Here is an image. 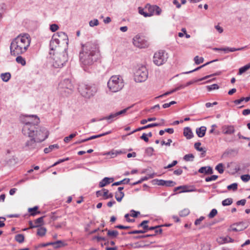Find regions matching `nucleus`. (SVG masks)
<instances>
[{"label":"nucleus","mask_w":250,"mask_h":250,"mask_svg":"<svg viewBox=\"0 0 250 250\" xmlns=\"http://www.w3.org/2000/svg\"><path fill=\"white\" fill-rule=\"evenodd\" d=\"M100 57L99 46L97 43L89 42L82 44V49L79 52V59L84 71L91 68Z\"/></svg>","instance_id":"nucleus-1"},{"label":"nucleus","mask_w":250,"mask_h":250,"mask_svg":"<svg viewBox=\"0 0 250 250\" xmlns=\"http://www.w3.org/2000/svg\"><path fill=\"white\" fill-rule=\"evenodd\" d=\"M25 117L34 119V122L30 120H25L22 132L24 135L29 137H34L40 143L44 141L48 136L49 132L45 127H37L40 122V119L36 115H25Z\"/></svg>","instance_id":"nucleus-2"},{"label":"nucleus","mask_w":250,"mask_h":250,"mask_svg":"<svg viewBox=\"0 0 250 250\" xmlns=\"http://www.w3.org/2000/svg\"><path fill=\"white\" fill-rule=\"evenodd\" d=\"M30 38L28 34L19 35L11 42L10 49L11 55L18 56L27 50L30 44Z\"/></svg>","instance_id":"nucleus-3"},{"label":"nucleus","mask_w":250,"mask_h":250,"mask_svg":"<svg viewBox=\"0 0 250 250\" xmlns=\"http://www.w3.org/2000/svg\"><path fill=\"white\" fill-rule=\"evenodd\" d=\"M107 86L110 91L117 92L124 87V82L122 77L120 75L112 76L107 83Z\"/></svg>","instance_id":"nucleus-4"},{"label":"nucleus","mask_w":250,"mask_h":250,"mask_svg":"<svg viewBox=\"0 0 250 250\" xmlns=\"http://www.w3.org/2000/svg\"><path fill=\"white\" fill-rule=\"evenodd\" d=\"M78 90L84 97L90 98L97 92L98 88L95 84H86L82 83L78 85Z\"/></svg>","instance_id":"nucleus-5"},{"label":"nucleus","mask_w":250,"mask_h":250,"mask_svg":"<svg viewBox=\"0 0 250 250\" xmlns=\"http://www.w3.org/2000/svg\"><path fill=\"white\" fill-rule=\"evenodd\" d=\"M53 54L54 62L53 65L54 67L60 68L62 67L67 61V55L65 50L64 49L62 52H50V54Z\"/></svg>","instance_id":"nucleus-6"},{"label":"nucleus","mask_w":250,"mask_h":250,"mask_svg":"<svg viewBox=\"0 0 250 250\" xmlns=\"http://www.w3.org/2000/svg\"><path fill=\"white\" fill-rule=\"evenodd\" d=\"M73 85L68 79L63 80L59 84L58 90L62 96H68L73 92Z\"/></svg>","instance_id":"nucleus-7"},{"label":"nucleus","mask_w":250,"mask_h":250,"mask_svg":"<svg viewBox=\"0 0 250 250\" xmlns=\"http://www.w3.org/2000/svg\"><path fill=\"white\" fill-rule=\"evenodd\" d=\"M148 77V71L144 65H138L134 73V80L138 83L145 82Z\"/></svg>","instance_id":"nucleus-8"},{"label":"nucleus","mask_w":250,"mask_h":250,"mask_svg":"<svg viewBox=\"0 0 250 250\" xmlns=\"http://www.w3.org/2000/svg\"><path fill=\"white\" fill-rule=\"evenodd\" d=\"M167 58L168 55L165 51L159 50L154 54L153 62L156 65L160 66L167 61Z\"/></svg>","instance_id":"nucleus-9"},{"label":"nucleus","mask_w":250,"mask_h":250,"mask_svg":"<svg viewBox=\"0 0 250 250\" xmlns=\"http://www.w3.org/2000/svg\"><path fill=\"white\" fill-rule=\"evenodd\" d=\"M134 45L139 48H146L148 46L149 43L144 38L139 35H136L133 39Z\"/></svg>","instance_id":"nucleus-10"},{"label":"nucleus","mask_w":250,"mask_h":250,"mask_svg":"<svg viewBox=\"0 0 250 250\" xmlns=\"http://www.w3.org/2000/svg\"><path fill=\"white\" fill-rule=\"evenodd\" d=\"M30 139L26 141L24 144V148L26 150H33L38 149V144L40 143L34 137H29Z\"/></svg>","instance_id":"nucleus-11"},{"label":"nucleus","mask_w":250,"mask_h":250,"mask_svg":"<svg viewBox=\"0 0 250 250\" xmlns=\"http://www.w3.org/2000/svg\"><path fill=\"white\" fill-rule=\"evenodd\" d=\"M145 9L148 11L149 17H151L154 14L159 15L162 12L161 9L159 6L156 5H151L149 4H146Z\"/></svg>","instance_id":"nucleus-12"},{"label":"nucleus","mask_w":250,"mask_h":250,"mask_svg":"<svg viewBox=\"0 0 250 250\" xmlns=\"http://www.w3.org/2000/svg\"><path fill=\"white\" fill-rule=\"evenodd\" d=\"M248 226L246 225L244 222H240L231 225L228 230L229 231H239L245 229Z\"/></svg>","instance_id":"nucleus-13"},{"label":"nucleus","mask_w":250,"mask_h":250,"mask_svg":"<svg viewBox=\"0 0 250 250\" xmlns=\"http://www.w3.org/2000/svg\"><path fill=\"white\" fill-rule=\"evenodd\" d=\"M50 245L54 246L55 248H59L62 246H64L63 242L61 240H58L54 242H48L46 243L40 244L36 247V248H39L41 247H44Z\"/></svg>","instance_id":"nucleus-14"},{"label":"nucleus","mask_w":250,"mask_h":250,"mask_svg":"<svg viewBox=\"0 0 250 250\" xmlns=\"http://www.w3.org/2000/svg\"><path fill=\"white\" fill-rule=\"evenodd\" d=\"M60 40L56 38V36H53L50 42V48L51 51H55L59 48Z\"/></svg>","instance_id":"nucleus-15"},{"label":"nucleus","mask_w":250,"mask_h":250,"mask_svg":"<svg viewBox=\"0 0 250 250\" xmlns=\"http://www.w3.org/2000/svg\"><path fill=\"white\" fill-rule=\"evenodd\" d=\"M222 132L225 134H232L235 132L233 125H225L222 127Z\"/></svg>","instance_id":"nucleus-16"},{"label":"nucleus","mask_w":250,"mask_h":250,"mask_svg":"<svg viewBox=\"0 0 250 250\" xmlns=\"http://www.w3.org/2000/svg\"><path fill=\"white\" fill-rule=\"evenodd\" d=\"M179 189L182 190V191H180L179 193L185 192H192L195 191L196 190V189L193 187L190 188L186 186H181L175 188L174 189V191L176 192Z\"/></svg>","instance_id":"nucleus-17"},{"label":"nucleus","mask_w":250,"mask_h":250,"mask_svg":"<svg viewBox=\"0 0 250 250\" xmlns=\"http://www.w3.org/2000/svg\"><path fill=\"white\" fill-rule=\"evenodd\" d=\"M159 125H160V124H158V123L150 124H148V125H146L145 126L139 127V128L135 129L134 130H133L131 132L128 133L127 135H130L131 134H133V133H135L136 132H137V131H141L142 130L146 129L148 128L158 126H159Z\"/></svg>","instance_id":"nucleus-18"},{"label":"nucleus","mask_w":250,"mask_h":250,"mask_svg":"<svg viewBox=\"0 0 250 250\" xmlns=\"http://www.w3.org/2000/svg\"><path fill=\"white\" fill-rule=\"evenodd\" d=\"M114 179L113 178L105 177L99 183V187L103 188L112 183Z\"/></svg>","instance_id":"nucleus-19"},{"label":"nucleus","mask_w":250,"mask_h":250,"mask_svg":"<svg viewBox=\"0 0 250 250\" xmlns=\"http://www.w3.org/2000/svg\"><path fill=\"white\" fill-rule=\"evenodd\" d=\"M118 118L116 113H111L109 116L103 117L100 119L99 120L102 121L104 120H106L108 121V123H111L114 120H116Z\"/></svg>","instance_id":"nucleus-20"},{"label":"nucleus","mask_w":250,"mask_h":250,"mask_svg":"<svg viewBox=\"0 0 250 250\" xmlns=\"http://www.w3.org/2000/svg\"><path fill=\"white\" fill-rule=\"evenodd\" d=\"M198 172L200 173H205L206 174H211L213 173L212 168L209 167H203L199 168Z\"/></svg>","instance_id":"nucleus-21"},{"label":"nucleus","mask_w":250,"mask_h":250,"mask_svg":"<svg viewBox=\"0 0 250 250\" xmlns=\"http://www.w3.org/2000/svg\"><path fill=\"white\" fill-rule=\"evenodd\" d=\"M183 133L187 139H190L193 137V133L189 127H185Z\"/></svg>","instance_id":"nucleus-22"},{"label":"nucleus","mask_w":250,"mask_h":250,"mask_svg":"<svg viewBox=\"0 0 250 250\" xmlns=\"http://www.w3.org/2000/svg\"><path fill=\"white\" fill-rule=\"evenodd\" d=\"M53 36H56V38H60L61 39L64 41H66V43L67 44L68 43V38L67 35L63 32H58Z\"/></svg>","instance_id":"nucleus-23"},{"label":"nucleus","mask_w":250,"mask_h":250,"mask_svg":"<svg viewBox=\"0 0 250 250\" xmlns=\"http://www.w3.org/2000/svg\"><path fill=\"white\" fill-rule=\"evenodd\" d=\"M206 130V127L202 126L200 127L196 128V133L199 137L201 138L205 136Z\"/></svg>","instance_id":"nucleus-24"},{"label":"nucleus","mask_w":250,"mask_h":250,"mask_svg":"<svg viewBox=\"0 0 250 250\" xmlns=\"http://www.w3.org/2000/svg\"><path fill=\"white\" fill-rule=\"evenodd\" d=\"M39 207L38 206H35L33 208H29L28 209V212L30 213V215L32 216H35L37 214H41V211H38Z\"/></svg>","instance_id":"nucleus-25"},{"label":"nucleus","mask_w":250,"mask_h":250,"mask_svg":"<svg viewBox=\"0 0 250 250\" xmlns=\"http://www.w3.org/2000/svg\"><path fill=\"white\" fill-rule=\"evenodd\" d=\"M104 230L107 231V235L111 238H116L119 234V232L117 230H108L107 229H105Z\"/></svg>","instance_id":"nucleus-26"},{"label":"nucleus","mask_w":250,"mask_h":250,"mask_svg":"<svg viewBox=\"0 0 250 250\" xmlns=\"http://www.w3.org/2000/svg\"><path fill=\"white\" fill-rule=\"evenodd\" d=\"M219 240H221V241H219V242L222 244L227 243H232L234 241V239H232L231 237L229 236H227L225 237H220Z\"/></svg>","instance_id":"nucleus-27"},{"label":"nucleus","mask_w":250,"mask_h":250,"mask_svg":"<svg viewBox=\"0 0 250 250\" xmlns=\"http://www.w3.org/2000/svg\"><path fill=\"white\" fill-rule=\"evenodd\" d=\"M0 78L3 82H7L11 78V74L9 72L1 73Z\"/></svg>","instance_id":"nucleus-28"},{"label":"nucleus","mask_w":250,"mask_h":250,"mask_svg":"<svg viewBox=\"0 0 250 250\" xmlns=\"http://www.w3.org/2000/svg\"><path fill=\"white\" fill-rule=\"evenodd\" d=\"M217 61H218V60H213V61L208 62H207V63H206L205 64H203V65H201L200 66H199V67H197L196 68H195V69H193L192 70H190V71H188V72H184V73H185V74H189V73H192L193 72L196 71L197 70H199L201 68H202V67H204V66L209 64V63H210L211 62H214Z\"/></svg>","instance_id":"nucleus-29"},{"label":"nucleus","mask_w":250,"mask_h":250,"mask_svg":"<svg viewBox=\"0 0 250 250\" xmlns=\"http://www.w3.org/2000/svg\"><path fill=\"white\" fill-rule=\"evenodd\" d=\"M46 232V229L44 227H39L37 232V234L40 236H43Z\"/></svg>","instance_id":"nucleus-30"},{"label":"nucleus","mask_w":250,"mask_h":250,"mask_svg":"<svg viewBox=\"0 0 250 250\" xmlns=\"http://www.w3.org/2000/svg\"><path fill=\"white\" fill-rule=\"evenodd\" d=\"M129 181H130V179H128V178H125L121 181H118V182H115L113 184H112V186H119V185H120L121 184H129Z\"/></svg>","instance_id":"nucleus-31"},{"label":"nucleus","mask_w":250,"mask_h":250,"mask_svg":"<svg viewBox=\"0 0 250 250\" xmlns=\"http://www.w3.org/2000/svg\"><path fill=\"white\" fill-rule=\"evenodd\" d=\"M6 9V5L4 3H0V21L2 18L3 15L5 13Z\"/></svg>","instance_id":"nucleus-32"},{"label":"nucleus","mask_w":250,"mask_h":250,"mask_svg":"<svg viewBox=\"0 0 250 250\" xmlns=\"http://www.w3.org/2000/svg\"><path fill=\"white\" fill-rule=\"evenodd\" d=\"M111 133V131H109L106 132L102 133V134L92 136H91V137H90L89 138H87V139L88 141H89V140H91L92 139H96V138H99V137H101L106 135L109 134H110Z\"/></svg>","instance_id":"nucleus-33"},{"label":"nucleus","mask_w":250,"mask_h":250,"mask_svg":"<svg viewBox=\"0 0 250 250\" xmlns=\"http://www.w3.org/2000/svg\"><path fill=\"white\" fill-rule=\"evenodd\" d=\"M122 150H112L106 153L107 155H111L112 158L116 156L117 155L123 153Z\"/></svg>","instance_id":"nucleus-34"},{"label":"nucleus","mask_w":250,"mask_h":250,"mask_svg":"<svg viewBox=\"0 0 250 250\" xmlns=\"http://www.w3.org/2000/svg\"><path fill=\"white\" fill-rule=\"evenodd\" d=\"M115 194V198L119 202H121L125 196V194L123 192H116Z\"/></svg>","instance_id":"nucleus-35"},{"label":"nucleus","mask_w":250,"mask_h":250,"mask_svg":"<svg viewBox=\"0 0 250 250\" xmlns=\"http://www.w3.org/2000/svg\"><path fill=\"white\" fill-rule=\"evenodd\" d=\"M250 68V63L246 64V65L241 67L239 69L238 71V75H242L243 73L246 72L247 70H248Z\"/></svg>","instance_id":"nucleus-36"},{"label":"nucleus","mask_w":250,"mask_h":250,"mask_svg":"<svg viewBox=\"0 0 250 250\" xmlns=\"http://www.w3.org/2000/svg\"><path fill=\"white\" fill-rule=\"evenodd\" d=\"M249 101H250V96L249 97H247L246 98L242 97L240 99L235 100L234 101V103L236 104H239L243 101H245V102H248Z\"/></svg>","instance_id":"nucleus-37"},{"label":"nucleus","mask_w":250,"mask_h":250,"mask_svg":"<svg viewBox=\"0 0 250 250\" xmlns=\"http://www.w3.org/2000/svg\"><path fill=\"white\" fill-rule=\"evenodd\" d=\"M15 239L19 243H22L24 241V236L22 234H18L15 236Z\"/></svg>","instance_id":"nucleus-38"},{"label":"nucleus","mask_w":250,"mask_h":250,"mask_svg":"<svg viewBox=\"0 0 250 250\" xmlns=\"http://www.w3.org/2000/svg\"><path fill=\"white\" fill-rule=\"evenodd\" d=\"M102 190L104 191V193H103V195L104 197V198L105 199H108V198H111L113 197V194L112 193H110L109 194H108V192H109L108 190H107L106 189H105V188H103L102 189Z\"/></svg>","instance_id":"nucleus-39"},{"label":"nucleus","mask_w":250,"mask_h":250,"mask_svg":"<svg viewBox=\"0 0 250 250\" xmlns=\"http://www.w3.org/2000/svg\"><path fill=\"white\" fill-rule=\"evenodd\" d=\"M149 222L148 220H144L140 224L138 225V227H142L144 229V230H148V226L146 224Z\"/></svg>","instance_id":"nucleus-40"},{"label":"nucleus","mask_w":250,"mask_h":250,"mask_svg":"<svg viewBox=\"0 0 250 250\" xmlns=\"http://www.w3.org/2000/svg\"><path fill=\"white\" fill-rule=\"evenodd\" d=\"M16 61L18 63L21 64L22 66L25 65L26 64L25 59L21 56H18L16 58Z\"/></svg>","instance_id":"nucleus-41"},{"label":"nucleus","mask_w":250,"mask_h":250,"mask_svg":"<svg viewBox=\"0 0 250 250\" xmlns=\"http://www.w3.org/2000/svg\"><path fill=\"white\" fill-rule=\"evenodd\" d=\"M233 202L232 198H227L223 200L222 202L223 206H227L231 205Z\"/></svg>","instance_id":"nucleus-42"},{"label":"nucleus","mask_w":250,"mask_h":250,"mask_svg":"<svg viewBox=\"0 0 250 250\" xmlns=\"http://www.w3.org/2000/svg\"><path fill=\"white\" fill-rule=\"evenodd\" d=\"M45 216H42L34 221V223L35 225H39V227H41L42 225L43 224V218Z\"/></svg>","instance_id":"nucleus-43"},{"label":"nucleus","mask_w":250,"mask_h":250,"mask_svg":"<svg viewBox=\"0 0 250 250\" xmlns=\"http://www.w3.org/2000/svg\"><path fill=\"white\" fill-rule=\"evenodd\" d=\"M215 169L217 170L219 173H223L224 171L223 164L222 163H219L215 167Z\"/></svg>","instance_id":"nucleus-44"},{"label":"nucleus","mask_w":250,"mask_h":250,"mask_svg":"<svg viewBox=\"0 0 250 250\" xmlns=\"http://www.w3.org/2000/svg\"><path fill=\"white\" fill-rule=\"evenodd\" d=\"M78 134L77 132H75V133H72V134H71L70 135H69L67 137H65L64 138V141L65 142V143H68L69 142V141L73 138L74 137H75Z\"/></svg>","instance_id":"nucleus-45"},{"label":"nucleus","mask_w":250,"mask_h":250,"mask_svg":"<svg viewBox=\"0 0 250 250\" xmlns=\"http://www.w3.org/2000/svg\"><path fill=\"white\" fill-rule=\"evenodd\" d=\"M154 149L152 147H147L145 150V153L149 156H151L153 155Z\"/></svg>","instance_id":"nucleus-46"},{"label":"nucleus","mask_w":250,"mask_h":250,"mask_svg":"<svg viewBox=\"0 0 250 250\" xmlns=\"http://www.w3.org/2000/svg\"><path fill=\"white\" fill-rule=\"evenodd\" d=\"M204 59L203 57L199 58L198 56H196L194 58V61L196 64H199L203 62Z\"/></svg>","instance_id":"nucleus-47"},{"label":"nucleus","mask_w":250,"mask_h":250,"mask_svg":"<svg viewBox=\"0 0 250 250\" xmlns=\"http://www.w3.org/2000/svg\"><path fill=\"white\" fill-rule=\"evenodd\" d=\"M237 187H238L237 184L236 183H234L230 185H229L227 187V188L229 190H232L233 191H235L237 189Z\"/></svg>","instance_id":"nucleus-48"},{"label":"nucleus","mask_w":250,"mask_h":250,"mask_svg":"<svg viewBox=\"0 0 250 250\" xmlns=\"http://www.w3.org/2000/svg\"><path fill=\"white\" fill-rule=\"evenodd\" d=\"M194 158V155L192 154H186L184 157V159L186 161H193V159Z\"/></svg>","instance_id":"nucleus-49"},{"label":"nucleus","mask_w":250,"mask_h":250,"mask_svg":"<svg viewBox=\"0 0 250 250\" xmlns=\"http://www.w3.org/2000/svg\"><path fill=\"white\" fill-rule=\"evenodd\" d=\"M189 212L190 211L188 209L185 208L180 211L179 215L180 216L185 217L187 216L189 213Z\"/></svg>","instance_id":"nucleus-50"},{"label":"nucleus","mask_w":250,"mask_h":250,"mask_svg":"<svg viewBox=\"0 0 250 250\" xmlns=\"http://www.w3.org/2000/svg\"><path fill=\"white\" fill-rule=\"evenodd\" d=\"M165 186L167 187H174L176 184V182L171 180L165 181Z\"/></svg>","instance_id":"nucleus-51"},{"label":"nucleus","mask_w":250,"mask_h":250,"mask_svg":"<svg viewBox=\"0 0 250 250\" xmlns=\"http://www.w3.org/2000/svg\"><path fill=\"white\" fill-rule=\"evenodd\" d=\"M146 232V230H135L129 231L127 233L129 234L144 233Z\"/></svg>","instance_id":"nucleus-52"},{"label":"nucleus","mask_w":250,"mask_h":250,"mask_svg":"<svg viewBox=\"0 0 250 250\" xmlns=\"http://www.w3.org/2000/svg\"><path fill=\"white\" fill-rule=\"evenodd\" d=\"M207 87L208 91H210L212 90L218 89L219 88V86L217 84H213L212 85L207 86Z\"/></svg>","instance_id":"nucleus-53"},{"label":"nucleus","mask_w":250,"mask_h":250,"mask_svg":"<svg viewBox=\"0 0 250 250\" xmlns=\"http://www.w3.org/2000/svg\"><path fill=\"white\" fill-rule=\"evenodd\" d=\"M214 51H223L225 53L229 52V47H226L224 48H213L212 49Z\"/></svg>","instance_id":"nucleus-54"},{"label":"nucleus","mask_w":250,"mask_h":250,"mask_svg":"<svg viewBox=\"0 0 250 250\" xmlns=\"http://www.w3.org/2000/svg\"><path fill=\"white\" fill-rule=\"evenodd\" d=\"M139 13L140 14L143 15L145 17H149L148 12H145L144 9L139 7L138 8Z\"/></svg>","instance_id":"nucleus-55"},{"label":"nucleus","mask_w":250,"mask_h":250,"mask_svg":"<svg viewBox=\"0 0 250 250\" xmlns=\"http://www.w3.org/2000/svg\"><path fill=\"white\" fill-rule=\"evenodd\" d=\"M217 214V209L213 208L212 209L210 213L208 214V217L209 218H213Z\"/></svg>","instance_id":"nucleus-56"},{"label":"nucleus","mask_w":250,"mask_h":250,"mask_svg":"<svg viewBox=\"0 0 250 250\" xmlns=\"http://www.w3.org/2000/svg\"><path fill=\"white\" fill-rule=\"evenodd\" d=\"M153 182H155V184H156L159 186H165V180H158L155 179L153 180Z\"/></svg>","instance_id":"nucleus-57"},{"label":"nucleus","mask_w":250,"mask_h":250,"mask_svg":"<svg viewBox=\"0 0 250 250\" xmlns=\"http://www.w3.org/2000/svg\"><path fill=\"white\" fill-rule=\"evenodd\" d=\"M247 47V46H245L240 48L229 47V52H234L236 51L243 50Z\"/></svg>","instance_id":"nucleus-58"},{"label":"nucleus","mask_w":250,"mask_h":250,"mask_svg":"<svg viewBox=\"0 0 250 250\" xmlns=\"http://www.w3.org/2000/svg\"><path fill=\"white\" fill-rule=\"evenodd\" d=\"M201 145V143L200 142H196L194 144V147L195 148L199 151H203V149H204L203 147H200V146Z\"/></svg>","instance_id":"nucleus-59"},{"label":"nucleus","mask_w":250,"mask_h":250,"mask_svg":"<svg viewBox=\"0 0 250 250\" xmlns=\"http://www.w3.org/2000/svg\"><path fill=\"white\" fill-rule=\"evenodd\" d=\"M89 24L91 27L97 26L99 24V21L97 19H94L93 20L90 21Z\"/></svg>","instance_id":"nucleus-60"},{"label":"nucleus","mask_w":250,"mask_h":250,"mask_svg":"<svg viewBox=\"0 0 250 250\" xmlns=\"http://www.w3.org/2000/svg\"><path fill=\"white\" fill-rule=\"evenodd\" d=\"M217 178H218L217 175H213L211 176L210 177H208L206 178L205 181L206 182H210L211 181L215 180Z\"/></svg>","instance_id":"nucleus-61"},{"label":"nucleus","mask_w":250,"mask_h":250,"mask_svg":"<svg viewBox=\"0 0 250 250\" xmlns=\"http://www.w3.org/2000/svg\"><path fill=\"white\" fill-rule=\"evenodd\" d=\"M241 179L244 182H248L250 180V175L249 174H245L241 176Z\"/></svg>","instance_id":"nucleus-62"},{"label":"nucleus","mask_w":250,"mask_h":250,"mask_svg":"<svg viewBox=\"0 0 250 250\" xmlns=\"http://www.w3.org/2000/svg\"><path fill=\"white\" fill-rule=\"evenodd\" d=\"M59 29V26L56 24H52L50 25V29L52 32H55Z\"/></svg>","instance_id":"nucleus-63"},{"label":"nucleus","mask_w":250,"mask_h":250,"mask_svg":"<svg viewBox=\"0 0 250 250\" xmlns=\"http://www.w3.org/2000/svg\"><path fill=\"white\" fill-rule=\"evenodd\" d=\"M131 214H129L131 216L133 217H137L139 214H140L139 211H135L133 209H132L130 211Z\"/></svg>","instance_id":"nucleus-64"}]
</instances>
